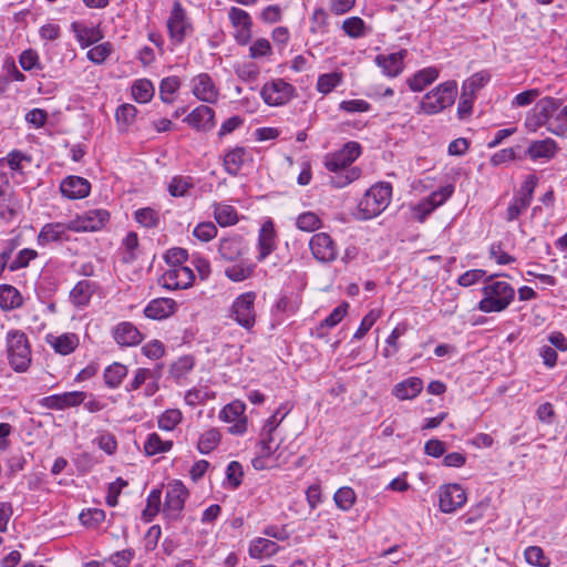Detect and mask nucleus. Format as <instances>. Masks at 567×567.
<instances>
[{"mask_svg": "<svg viewBox=\"0 0 567 567\" xmlns=\"http://www.w3.org/2000/svg\"><path fill=\"white\" fill-rule=\"evenodd\" d=\"M515 290L506 281L488 280L483 287V298L478 302L482 312H501L514 300Z\"/></svg>", "mask_w": 567, "mask_h": 567, "instance_id": "obj_1", "label": "nucleus"}, {"mask_svg": "<svg viewBox=\"0 0 567 567\" xmlns=\"http://www.w3.org/2000/svg\"><path fill=\"white\" fill-rule=\"evenodd\" d=\"M392 186L389 183H378L371 186L358 205V213L362 219H371L380 215L390 204Z\"/></svg>", "mask_w": 567, "mask_h": 567, "instance_id": "obj_2", "label": "nucleus"}, {"mask_svg": "<svg viewBox=\"0 0 567 567\" xmlns=\"http://www.w3.org/2000/svg\"><path fill=\"white\" fill-rule=\"evenodd\" d=\"M457 95V83L446 81L427 92L420 103V111L426 115L437 114L455 102Z\"/></svg>", "mask_w": 567, "mask_h": 567, "instance_id": "obj_3", "label": "nucleus"}, {"mask_svg": "<svg viewBox=\"0 0 567 567\" xmlns=\"http://www.w3.org/2000/svg\"><path fill=\"white\" fill-rule=\"evenodd\" d=\"M7 352L9 363L17 372H24L31 363V350L25 333L11 330L7 333Z\"/></svg>", "mask_w": 567, "mask_h": 567, "instance_id": "obj_4", "label": "nucleus"}, {"mask_svg": "<svg viewBox=\"0 0 567 567\" xmlns=\"http://www.w3.org/2000/svg\"><path fill=\"white\" fill-rule=\"evenodd\" d=\"M256 298L254 291L244 292L235 298L229 310V317L247 331H251L256 323Z\"/></svg>", "mask_w": 567, "mask_h": 567, "instance_id": "obj_5", "label": "nucleus"}, {"mask_svg": "<svg viewBox=\"0 0 567 567\" xmlns=\"http://www.w3.org/2000/svg\"><path fill=\"white\" fill-rule=\"evenodd\" d=\"M560 103L557 99L547 96L540 99L534 106L532 114L525 120V126L528 131L536 132L540 126L553 123V117L558 111Z\"/></svg>", "mask_w": 567, "mask_h": 567, "instance_id": "obj_6", "label": "nucleus"}, {"mask_svg": "<svg viewBox=\"0 0 567 567\" xmlns=\"http://www.w3.org/2000/svg\"><path fill=\"white\" fill-rule=\"evenodd\" d=\"M246 405L239 400L226 404L219 412V420L230 424L228 432L234 435H243L247 431Z\"/></svg>", "mask_w": 567, "mask_h": 567, "instance_id": "obj_7", "label": "nucleus"}, {"mask_svg": "<svg viewBox=\"0 0 567 567\" xmlns=\"http://www.w3.org/2000/svg\"><path fill=\"white\" fill-rule=\"evenodd\" d=\"M295 87L282 79L267 82L261 89V96L266 104L280 106L288 103L293 96Z\"/></svg>", "mask_w": 567, "mask_h": 567, "instance_id": "obj_8", "label": "nucleus"}, {"mask_svg": "<svg viewBox=\"0 0 567 567\" xmlns=\"http://www.w3.org/2000/svg\"><path fill=\"white\" fill-rule=\"evenodd\" d=\"M454 186L445 185L432 192L426 198L413 206V216L419 221H424L436 207L443 205L453 194Z\"/></svg>", "mask_w": 567, "mask_h": 567, "instance_id": "obj_9", "label": "nucleus"}, {"mask_svg": "<svg viewBox=\"0 0 567 567\" xmlns=\"http://www.w3.org/2000/svg\"><path fill=\"white\" fill-rule=\"evenodd\" d=\"M361 154V146L357 142H348L340 151L330 154L324 159L329 172L338 173L349 167Z\"/></svg>", "mask_w": 567, "mask_h": 567, "instance_id": "obj_10", "label": "nucleus"}, {"mask_svg": "<svg viewBox=\"0 0 567 567\" xmlns=\"http://www.w3.org/2000/svg\"><path fill=\"white\" fill-rule=\"evenodd\" d=\"M228 19L234 28V38L240 45H246L252 37V19L249 13L240 8L231 7Z\"/></svg>", "mask_w": 567, "mask_h": 567, "instance_id": "obj_11", "label": "nucleus"}, {"mask_svg": "<svg viewBox=\"0 0 567 567\" xmlns=\"http://www.w3.org/2000/svg\"><path fill=\"white\" fill-rule=\"evenodd\" d=\"M467 499L465 489L460 484H446L439 491V507L443 513H454L461 508Z\"/></svg>", "mask_w": 567, "mask_h": 567, "instance_id": "obj_12", "label": "nucleus"}, {"mask_svg": "<svg viewBox=\"0 0 567 567\" xmlns=\"http://www.w3.org/2000/svg\"><path fill=\"white\" fill-rule=\"evenodd\" d=\"M311 254L319 262H331L338 256V247L327 233L315 234L309 241Z\"/></svg>", "mask_w": 567, "mask_h": 567, "instance_id": "obj_13", "label": "nucleus"}, {"mask_svg": "<svg viewBox=\"0 0 567 567\" xmlns=\"http://www.w3.org/2000/svg\"><path fill=\"white\" fill-rule=\"evenodd\" d=\"M195 275L189 267H169L159 278V284L171 290L187 289L194 282Z\"/></svg>", "mask_w": 567, "mask_h": 567, "instance_id": "obj_14", "label": "nucleus"}, {"mask_svg": "<svg viewBox=\"0 0 567 567\" xmlns=\"http://www.w3.org/2000/svg\"><path fill=\"white\" fill-rule=\"evenodd\" d=\"M188 491L185 485L175 481L167 486L163 512L171 518H177L184 508Z\"/></svg>", "mask_w": 567, "mask_h": 567, "instance_id": "obj_15", "label": "nucleus"}, {"mask_svg": "<svg viewBox=\"0 0 567 567\" xmlns=\"http://www.w3.org/2000/svg\"><path fill=\"white\" fill-rule=\"evenodd\" d=\"M109 213L105 209H92L71 220L72 231H96L109 220Z\"/></svg>", "mask_w": 567, "mask_h": 567, "instance_id": "obj_16", "label": "nucleus"}, {"mask_svg": "<svg viewBox=\"0 0 567 567\" xmlns=\"http://www.w3.org/2000/svg\"><path fill=\"white\" fill-rule=\"evenodd\" d=\"M21 208L6 175H0V218L12 219Z\"/></svg>", "mask_w": 567, "mask_h": 567, "instance_id": "obj_17", "label": "nucleus"}, {"mask_svg": "<svg viewBox=\"0 0 567 567\" xmlns=\"http://www.w3.org/2000/svg\"><path fill=\"white\" fill-rule=\"evenodd\" d=\"M85 398L86 394L82 391L64 392L42 398L40 405L50 410H65L80 405Z\"/></svg>", "mask_w": 567, "mask_h": 567, "instance_id": "obj_18", "label": "nucleus"}, {"mask_svg": "<svg viewBox=\"0 0 567 567\" xmlns=\"http://www.w3.org/2000/svg\"><path fill=\"white\" fill-rule=\"evenodd\" d=\"M167 28L171 38L176 42L181 43L185 39L186 31L189 24L186 21V13L179 2L173 4L171 16L167 21Z\"/></svg>", "mask_w": 567, "mask_h": 567, "instance_id": "obj_19", "label": "nucleus"}, {"mask_svg": "<svg viewBox=\"0 0 567 567\" xmlns=\"http://www.w3.org/2000/svg\"><path fill=\"white\" fill-rule=\"evenodd\" d=\"M192 92L206 103H215L218 99V90L207 73H200L192 80Z\"/></svg>", "mask_w": 567, "mask_h": 567, "instance_id": "obj_20", "label": "nucleus"}, {"mask_svg": "<svg viewBox=\"0 0 567 567\" xmlns=\"http://www.w3.org/2000/svg\"><path fill=\"white\" fill-rule=\"evenodd\" d=\"M60 190L69 199H82L89 196L91 184L83 177L68 176L61 182Z\"/></svg>", "mask_w": 567, "mask_h": 567, "instance_id": "obj_21", "label": "nucleus"}, {"mask_svg": "<svg viewBox=\"0 0 567 567\" xmlns=\"http://www.w3.org/2000/svg\"><path fill=\"white\" fill-rule=\"evenodd\" d=\"M69 231H72L71 220L69 223H50L45 224L39 233V245H48L50 243L69 240Z\"/></svg>", "mask_w": 567, "mask_h": 567, "instance_id": "obj_22", "label": "nucleus"}, {"mask_svg": "<svg viewBox=\"0 0 567 567\" xmlns=\"http://www.w3.org/2000/svg\"><path fill=\"white\" fill-rule=\"evenodd\" d=\"M406 55V50L390 54H379L375 56V64L381 68L382 73L389 78L398 76L404 69L403 60Z\"/></svg>", "mask_w": 567, "mask_h": 567, "instance_id": "obj_23", "label": "nucleus"}, {"mask_svg": "<svg viewBox=\"0 0 567 567\" xmlns=\"http://www.w3.org/2000/svg\"><path fill=\"white\" fill-rule=\"evenodd\" d=\"M176 307V301L171 298H157L145 307L144 313L150 319L162 320L172 316Z\"/></svg>", "mask_w": 567, "mask_h": 567, "instance_id": "obj_24", "label": "nucleus"}, {"mask_svg": "<svg viewBox=\"0 0 567 567\" xmlns=\"http://www.w3.org/2000/svg\"><path fill=\"white\" fill-rule=\"evenodd\" d=\"M185 122L195 130L208 131L215 125L214 111L207 105L197 106L185 117Z\"/></svg>", "mask_w": 567, "mask_h": 567, "instance_id": "obj_25", "label": "nucleus"}, {"mask_svg": "<svg viewBox=\"0 0 567 567\" xmlns=\"http://www.w3.org/2000/svg\"><path fill=\"white\" fill-rule=\"evenodd\" d=\"M45 341L54 349L56 353L61 355H68L72 353L79 346L78 336L70 332L59 336L49 333L45 337Z\"/></svg>", "mask_w": 567, "mask_h": 567, "instance_id": "obj_26", "label": "nucleus"}, {"mask_svg": "<svg viewBox=\"0 0 567 567\" xmlns=\"http://www.w3.org/2000/svg\"><path fill=\"white\" fill-rule=\"evenodd\" d=\"M558 152V145L553 138L534 141L527 147V155L533 161L551 159Z\"/></svg>", "mask_w": 567, "mask_h": 567, "instance_id": "obj_27", "label": "nucleus"}, {"mask_svg": "<svg viewBox=\"0 0 567 567\" xmlns=\"http://www.w3.org/2000/svg\"><path fill=\"white\" fill-rule=\"evenodd\" d=\"M114 340L123 347H133L142 341V333L131 322H121L113 330Z\"/></svg>", "mask_w": 567, "mask_h": 567, "instance_id": "obj_28", "label": "nucleus"}, {"mask_svg": "<svg viewBox=\"0 0 567 567\" xmlns=\"http://www.w3.org/2000/svg\"><path fill=\"white\" fill-rule=\"evenodd\" d=\"M246 245L241 237L223 238L219 241V254L223 259L234 261L241 257L245 252Z\"/></svg>", "mask_w": 567, "mask_h": 567, "instance_id": "obj_29", "label": "nucleus"}, {"mask_svg": "<svg viewBox=\"0 0 567 567\" xmlns=\"http://www.w3.org/2000/svg\"><path fill=\"white\" fill-rule=\"evenodd\" d=\"M423 389V381L417 377H411L394 385L392 393L399 400H412Z\"/></svg>", "mask_w": 567, "mask_h": 567, "instance_id": "obj_30", "label": "nucleus"}, {"mask_svg": "<svg viewBox=\"0 0 567 567\" xmlns=\"http://www.w3.org/2000/svg\"><path fill=\"white\" fill-rule=\"evenodd\" d=\"M279 548L280 547L274 540L258 537L250 543L248 553L251 558L261 560L277 554Z\"/></svg>", "mask_w": 567, "mask_h": 567, "instance_id": "obj_31", "label": "nucleus"}, {"mask_svg": "<svg viewBox=\"0 0 567 567\" xmlns=\"http://www.w3.org/2000/svg\"><path fill=\"white\" fill-rule=\"evenodd\" d=\"M275 229L274 223L271 220H267L262 224L259 238H258V247L259 255L258 260H264L267 256H269L275 249Z\"/></svg>", "mask_w": 567, "mask_h": 567, "instance_id": "obj_32", "label": "nucleus"}, {"mask_svg": "<svg viewBox=\"0 0 567 567\" xmlns=\"http://www.w3.org/2000/svg\"><path fill=\"white\" fill-rule=\"evenodd\" d=\"M439 78V70L435 66H429L417 71L406 80L409 87L413 92H421L432 84Z\"/></svg>", "mask_w": 567, "mask_h": 567, "instance_id": "obj_33", "label": "nucleus"}, {"mask_svg": "<svg viewBox=\"0 0 567 567\" xmlns=\"http://www.w3.org/2000/svg\"><path fill=\"white\" fill-rule=\"evenodd\" d=\"M247 159L244 147H235L224 156V166L228 174L236 176Z\"/></svg>", "mask_w": 567, "mask_h": 567, "instance_id": "obj_34", "label": "nucleus"}, {"mask_svg": "<svg viewBox=\"0 0 567 567\" xmlns=\"http://www.w3.org/2000/svg\"><path fill=\"white\" fill-rule=\"evenodd\" d=\"M72 30L75 33L79 43L83 48L89 47L101 39V33L97 29L86 27L80 22H73Z\"/></svg>", "mask_w": 567, "mask_h": 567, "instance_id": "obj_35", "label": "nucleus"}, {"mask_svg": "<svg viewBox=\"0 0 567 567\" xmlns=\"http://www.w3.org/2000/svg\"><path fill=\"white\" fill-rule=\"evenodd\" d=\"M221 434L218 429L212 427L200 434L197 443V450L202 454H208L220 443Z\"/></svg>", "mask_w": 567, "mask_h": 567, "instance_id": "obj_36", "label": "nucleus"}, {"mask_svg": "<svg viewBox=\"0 0 567 567\" xmlns=\"http://www.w3.org/2000/svg\"><path fill=\"white\" fill-rule=\"evenodd\" d=\"M22 303V297L12 286H0V307L4 310L18 308Z\"/></svg>", "mask_w": 567, "mask_h": 567, "instance_id": "obj_37", "label": "nucleus"}, {"mask_svg": "<svg viewBox=\"0 0 567 567\" xmlns=\"http://www.w3.org/2000/svg\"><path fill=\"white\" fill-rule=\"evenodd\" d=\"M126 374L127 368L122 363L114 362L104 370L105 384L111 389H116Z\"/></svg>", "mask_w": 567, "mask_h": 567, "instance_id": "obj_38", "label": "nucleus"}, {"mask_svg": "<svg viewBox=\"0 0 567 567\" xmlns=\"http://www.w3.org/2000/svg\"><path fill=\"white\" fill-rule=\"evenodd\" d=\"M261 436L262 437L259 442L258 457L252 461L255 468H262V460L269 457L278 447V445L274 446L272 433L262 431Z\"/></svg>", "mask_w": 567, "mask_h": 567, "instance_id": "obj_39", "label": "nucleus"}, {"mask_svg": "<svg viewBox=\"0 0 567 567\" xmlns=\"http://www.w3.org/2000/svg\"><path fill=\"white\" fill-rule=\"evenodd\" d=\"M183 421V413L179 409H167L157 419L159 430L171 432Z\"/></svg>", "mask_w": 567, "mask_h": 567, "instance_id": "obj_40", "label": "nucleus"}, {"mask_svg": "<svg viewBox=\"0 0 567 567\" xmlns=\"http://www.w3.org/2000/svg\"><path fill=\"white\" fill-rule=\"evenodd\" d=\"M214 217L221 227L231 226L238 221L237 212L230 205L216 204Z\"/></svg>", "mask_w": 567, "mask_h": 567, "instance_id": "obj_41", "label": "nucleus"}, {"mask_svg": "<svg viewBox=\"0 0 567 567\" xmlns=\"http://www.w3.org/2000/svg\"><path fill=\"white\" fill-rule=\"evenodd\" d=\"M173 446L172 441H164L157 433H152L147 436L144 443V451L148 456L168 452Z\"/></svg>", "mask_w": 567, "mask_h": 567, "instance_id": "obj_42", "label": "nucleus"}, {"mask_svg": "<svg viewBox=\"0 0 567 567\" xmlns=\"http://www.w3.org/2000/svg\"><path fill=\"white\" fill-rule=\"evenodd\" d=\"M132 95L138 103H147L154 95V86L151 81L141 79L132 85Z\"/></svg>", "mask_w": 567, "mask_h": 567, "instance_id": "obj_43", "label": "nucleus"}, {"mask_svg": "<svg viewBox=\"0 0 567 567\" xmlns=\"http://www.w3.org/2000/svg\"><path fill=\"white\" fill-rule=\"evenodd\" d=\"M93 292V285L89 280L79 281L71 290V298L78 306H84L89 302Z\"/></svg>", "mask_w": 567, "mask_h": 567, "instance_id": "obj_44", "label": "nucleus"}, {"mask_svg": "<svg viewBox=\"0 0 567 567\" xmlns=\"http://www.w3.org/2000/svg\"><path fill=\"white\" fill-rule=\"evenodd\" d=\"M357 495L349 486L340 487L333 495L337 507L343 512L349 511L355 503Z\"/></svg>", "mask_w": 567, "mask_h": 567, "instance_id": "obj_45", "label": "nucleus"}, {"mask_svg": "<svg viewBox=\"0 0 567 567\" xmlns=\"http://www.w3.org/2000/svg\"><path fill=\"white\" fill-rule=\"evenodd\" d=\"M489 80V74L485 71L477 72L464 81L462 91L475 97L476 92L481 90Z\"/></svg>", "mask_w": 567, "mask_h": 567, "instance_id": "obj_46", "label": "nucleus"}, {"mask_svg": "<svg viewBox=\"0 0 567 567\" xmlns=\"http://www.w3.org/2000/svg\"><path fill=\"white\" fill-rule=\"evenodd\" d=\"M342 81V75L338 72L324 73L318 78L317 90L322 94L333 91Z\"/></svg>", "mask_w": 567, "mask_h": 567, "instance_id": "obj_47", "label": "nucleus"}, {"mask_svg": "<svg viewBox=\"0 0 567 567\" xmlns=\"http://www.w3.org/2000/svg\"><path fill=\"white\" fill-rule=\"evenodd\" d=\"M162 492L157 488L151 491L146 499V507L143 511V518L151 522L161 509Z\"/></svg>", "mask_w": 567, "mask_h": 567, "instance_id": "obj_48", "label": "nucleus"}, {"mask_svg": "<svg viewBox=\"0 0 567 567\" xmlns=\"http://www.w3.org/2000/svg\"><path fill=\"white\" fill-rule=\"evenodd\" d=\"M344 33L353 39L365 34V23L360 17H350L342 22Z\"/></svg>", "mask_w": 567, "mask_h": 567, "instance_id": "obj_49", "label": "nucleus"}, {"mask_svg": "<svg viewBox=\"0 0 567 567\" xmlns=\"http://www.w3.org/2000/svg\"><path fill=\"white\" fill-rule=\"evenodd\" d=\"M526 561L536 567H548L550 560L545 556L544 550L538 546H529L525 549Z\"/></svg>", "mask_w": 567, "mask_h": 567, "instance_id": "obj_50", "label": "nucleus"}, {"mask_svg": "<svg viewBox=\"0 0 567 567\" xmlns=\"http://www.w3.org/2000/svg\"><path fill=\"white\" fill-rule=\"evenodd\" d=\"M137 114V109L133 104H122L115 112L117 124L126 128L130 126Z\"/></svg>", "mask_w": 567, "mask_h": 567, "instance_id": "obj_51", "label": "nucleus"}, {"mask_svg": "<svg viewBox=\"0 0 567 567\" xmlns=\"http://www.w3.org/2000/svg\"><path fill=\"white\" fill-rule=\"evenodd\" d=\"M194 186L190 177L175 176L168 184V192L172 196H184Z\"/></svg>", "mask_w": 567, "mask_h": 567, "instance_id": "obj_52", "label": "nucleus"}, {"mask_svg": "<svg viewBox=\"0 0 567 567\" xmlns=\"http://www.w3.org/2000/svg\"><path fill=\"white\" fill-rule=\"evenodd\" d=\"M296 225L300 230L310 233L319 229L321 221L315 213L306 212L298 216Z\"/></svg>", "mask_w": 567, "mask_h": 567, "instance_id": "obj_53", "label": "nucleus"}, {"mask_svg": "<svg viewBox=\"0 0 567 567\" xmlns=\"http://www.w3.org/2000/svg\"><path fill=\"white\" fill-rule=\"evenodd\" d=\"M179 89V80L175 76L166 78L161 82L159 93L164 103L171 104L173 95Z\"/></svg>", "mask_w": 567, "mask_h": 567, "instance_id": "obj_54", "label": "nucleus"}, {"mask_svg": "<svg viewBox=\"0 0 567 567\" xmlns=\"http://www.w3.org/2000/svg\"><path fill=\"white\" fill-rule=\"evenodd\" d=\"M272 54L270 42L265 38L255 40L249 47V56L251 59L266 58Z\"/></svg>", "mask_w": 567, "mask_h": 567, "instance_id": "obj_55", "label": "nucleus"}, {"mask_svg": "<svg viewBox=\"0 0 567 567\" xmlns=\"http://www.w3.org/2000/svg\"><path fill=\"white\" fill-rule=\"evenodd\" d=\"M194 367V360L190 357H182L172 363L169 374L174 379H181Z\"/></svg>", "mask_w": 567, "mask_h": 567, "instance_id": "obj_56", "label": "nucleus"}, {"mask_svg": "<svg viewBox=\"0 0 567 567\" xmlns=\"http://www.w3.org/2000/svg\"><path fill=\"white\" fill-rule=\"evenodd\" d=\"M252 272V267L244 264H237L226 268L225 275L231 281L239 282L247 279Z\"/></svg>", "mask_w": 567, "mask_h": 567, "instance_id": "obj_57", "label": "nucleus"}, {"mask_svg": "<svg viewBox=\"0 0 567 567\" xmlns=\"http://www.w3.org/2000/svg\"><path fill=\"white\" fill-rule=\"evenodd\" d=\"M349 305L347 302H342L337 308L332 310V312L320 322V329L322 328H333L336 327L347 315Z\"/></svg>", "mask_w": 567, "mask_h": 567, "instance_id": "obj_58", "label": "nucleus"}, {"mask_svg": "<svg viewBox=\"0 0 567 567\" xmlns=\"http://www.w3.org/2000/svg\"><path fill=\"white\" fill-rule=\"evenodd\" d=\"M310 31L312 33H322L328 25V14L324 9L317 8L310 18Z\"/></svg>", "mask_w": 567, "mask_h": 567, "instance_id": "obj_59", "label": "nucleus"}, {"mask_svg": "<svg viewBox=\"0 0 567 567\" xmlns=\"http://www.w3.org/2000/svg\"><path fill=\"white\" fill-rule=\"evenodd\" d=\"M135 219L138 224H141L144 227H155L158 223V214L156 210L146 207L141 208L136 210L135 213Z\"/></svg>", "mask_w": 567, "mask_h": 567, "instance_id": "obj_60", "label": "nucleus"}, {"mask_svg": "<svg viewBox=\"0 0 567 567\" xmlns=\"http://www.w3.org/2000/svg\"><path fill=\"white\" fill-rule=\"evenodd\" d=\"M193 234L202 241H209L217 236V228L212 221L199 223Z\"/></svg>", "mask_w": 567, "mask_h": 567, "instance_id": "obj_61", "label": "nucleus"}, {"mask_svg": "<svg viewBox=\"0 0 567 567\" xmlns=\"http://www.w3.org/2000/svg\"><path fill=\"white\" fill-rule=\"evenodd\" d=\"M380 317V311L379 310H371L368 315H365L363 317V319L361 320V323L358 328V330L355 331L353 338L354 339H362L367 333L368 331L372 328V326L375 323V321L379 319Z\"/></svg>", "mask_w": 567, "mask_h": 567, "instance_id": "obj_62", "label": "nucleus"}, {"mask_svg": "<svg viewBox=\"0 0 567 567\" xmlns=\"http://www.w3.org/2000/svg\"><path fill=\"white\" fill-rule=\"evenodd\" d=\"M405 332L404 328L396 327L392 330L390 336L386 338V347L383 350L385 358L393 357L399 351L398 340Z\"/></svg>", "mask_w": 567, "mask_h": 567, "instance_id": "obj_63", "label": "nucleus"}, {"mask_svg": "<svg viewBox=\"0 0 567 567\" xmlns=\"http://www.w3.org/2000/svg\"><path fill=\"white\" fill-rule=\"evenodd\" d=\"M243 475V467L238 462L233 461L228 464L226 470V478L233 488H237L241 484Z\"/></svg>", "mask_w": 567, "mask_h": 567, "instance_id": "obj_64", "label": "nucleus"}]
</instances>
